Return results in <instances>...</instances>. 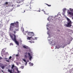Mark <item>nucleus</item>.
<instances>
[{
	"label": "nucleus",
	"instance_id": "obj_1",
	"mask_svg": "<svg viewBox=\"0 0 73 73\" xmlns=\"http://www.w3.org/2000/svg\"><path fill=\"white\" fill-rule=\"evenodd\" d=\"M13 27H15L16 28H17V29H15V30H14L13 31V29H12V28H13ZM18 27H19V22H14L13 23H11L10 24V26L9 28L10 31H13L14 33V34H13V35H10V37L12 40L14 41L15 42L17 45H19V42L17 41L16 40V36L15 35L16 34V31H19V28Z\"/></svg>",
	"mask_w": 73,
	"mask_h": 73
},
{
	"label": "nucleus",
	"instance_id": "obj_2",
	"mask_svg": "<svg viewBox=\"0 0 73 73\" xmlns=\"http://www.w3.org/2000/svg\"><path fill=\"white\" fill-rule=\"evenodd\" d=\"M66 19L68 21V22L67 23V24L64 25V26L67 27H72V22L68 18L66 17Z\"/></svg>",
	"mask_w": 73,
	"mask_h": 73
},
{
	"label": "nucleus",
	"instance_id": "obj_3",
	"mask_svg": "<svg viewBox=\"0 0 73 73\" xmlns=\"http://www.w3.org/2000/svg\"><path fill=\"white\" fill-rule=\"evenodd\" d=\"M69 10L70 11H71V12L69 11L68 12V14L71 15V16H73V9H72L71 8H70Z\"/></svg>",
	"mask_w": 73,
	"mask_h": 73
},
{
	"label": "nucleus",
	"instance_id": "obj_4",
	"mask_svg": "<svg viewBox=\"0 0 73 73\" xmlns=\"http://www.w3.org/2000/svg\"><path fill=\"white\" fill-rule=\"evenodd\" d=\"M0 67H1L2 69H4L5 67V65H4L3 64L0 63Z\"/></svg>",
	"mask_w": 73,
	"mask_h": 73
},
{
	"label": "nucleus",
	"instance_id": "obj_5",
	"mask_svg": "<svg viewBox=\"0 0 73 73\" xmlns=\"http://www.w3.org/2000/svg\"><path fill=\"white\" fill-rule=\"evenodd\" d=\"M28 35L29 36H33L34 35V33L33 32H28Z\"/></svg>",
	"mask_w": 73,
	"mask_h": 73
},
{
	"label": "nucleus",
	"instance_id": "obj_6",
	"mask_svg": "<svg viewBox=\"0 0 73 73\" xmlns=\"http://www.w3.org/2000/svg\"><path fill=\"white\" fill-rule=\"evenodd\" d=\"M28 55L29 56L30 60H31V59H32V56H31V53L29 52L28 53Z\"/></svg>",
	"mask_w": 73,
	"mask_h": 73
},
{
	"label": "nucleus",
	"instance_id": "obj_7",
	"mask_svg": "<svg viewBox=\"0 0 73 73\" xmlns=\"http://www.w3.org/2000/svg\"><path fill=\"white\" fill-rule=\"evenodd\" d=\"M8 72H9L10 73H13L12 72V70H10L9 69H8Z\"/></svg>",
	"mask_w": 73,
	"mask_h": 73
},
{
	"label": "nucleus",
	"instance_id": "obj_8",
	"mask_svg": "<svg viewBox=\"0 0 73 73\" xmlns=\"http://www.w3.org/2000/svg\"><path fill=\"white\" fill-rule=\"evenodd\" d=\"M22 1V0H17V3H20Z\"/></svg>",
	"mask_w": 73,
	"mask_h": 73
},
{
	"label": "nucleus",
	"instance_id": "obj_9",
	"mask_svg": "<svg viewBox=\"0 0 73 73\" xmlns=\"http://www.w3.org/2000/svg\"><path fill=\"white\" fill-rule=\"evenodd\" d=\"M14 67H15V65H14V64H13L12 65V66L11 67V69H13V71H14V70H15V69L13 68H14Z\"/></svg>",
	"mask_w": 73,
	"mask_h": 73
},
{
	"label": "nucleus",
	"instance_id": "obj_10",
	"mask_svg": "<svg viewBox=\"0 0 73 73\" xmlns=\"http://www.w3.org/2000/svg\"><path fill=\"white\" fill-rule=\"evenodd\" d=\"M56 47V48H57V49H59V48H60V46L59 45H57Z\"/></svg>",
	"mask_w": 73,
	"mask_h": 73
},
{
	"label": "nucleus",
	"instance_id": "obj_11",
	"mask_svg": "<svg viewBox=\"0 0 73 73\" xmlns=\"http://www.w3.org/2000/svg\"><path fill=\"white\" fill-rule=\"evenodd\" d=\"M16 70L17 71V73H19L21 72V71H19L17 68V69Z\"/></svg>",
	"mask_w": 73,
	"mask_h": 73
},
{
	"label": "nucleus",
	"instance_id": "obj_12",
	"mask_svg": "<svg viewBox=\"0 0 73 73\" xmlns=\"http://www.w3.org/2000/svg\"><path fill=\"white\" fill-rule=\"evenodd\" d=\"M8 2H5V3L4 4V5H8Z\"/></svg>",
	"mask_w": 73,
	"mask_h": 73
},
{
	"label": "nucleus",
	"instance_id": "obj_13",
	"mask_svg": "<svg viewBox=\"0 0 73 73\" xmlns=\"http://www.w3.org/2000/svg\"><path fill=\"white\" fill-rule=\"evenodd\" d=\"M23 47L24 48H25V49H28V47L25 46H23Z\"/></svg>",
	"mask_w": 73,
	"mask_h": 73
},
{
	"label": "nucleus",
	"instance_id": "obj_14",
	"mask_svg": "<svg viewBox=\"0 0 73 73\" xmlns=\"http://www.w3.org/2000/svg\"><path fill=\"white\" fill-rule=\"evenodd\" d=\"M24 66H21L20 68H21V69H24Z\"/></svg>",
	"mask_w": 73,
	"mask_h": 73
},
{
	"label": "nucleus",
	"instance_id": "obj_15",
	"mask_svg": "<svg viewBox=\"0 0 73 73\" xmlns=\"http://www.w3.org/2000/svg\"><path fill=\"white\" fill-rule=\"evenodd\" d=\"M66 10V8H64L63 9V11H65Z\"/></svg>",
	"mask_w": 73,
	"mask_h": 73
},
{
	"label": "nucleus",
	"instance_id": "obj_16",
	"mask_svg": "<svg viewBox=\"0 0 73 73\" xmlns=\"http://www.w3.org/2000/svg\"><path fill=\"white\" fill-rule=\"evenodd\" d=\"M10 46H11V45H13V43H11L10 44Z\"/></svg>",
	"mask_w": 73,
	"mask_h": 73
},
{
	"label": "nucleus",
	"instance_id": "obj_17",
	"mask_svg": "<svg viewBox=\"0 0 73 73\" xmlns=\"http://www.w3.org/2000/svg\"><path fill=\"white\" fill-rule=\"evenodd\" d=\"M31 37H28L27 38V39L28 40H30L31 39Z\"/></svg>",
	"mask_w": 73,
	"mask_h": 73
},
{
	"label": "nucleus",
	"instance_id": "obj_18",
	"mask_svg": "<svg viewBox=\"0 0 73 73\" xmlns=\"http://www.w3.org/2000/svg\"><path fill=\"white\" fill-rule=\"evenodd\" d=\"M65 46H66V45L65 44H64L62 46V48H64V47H65Z\"/></svg>",
	"mask_w": 73,
	"mask_h": 73
},
{
	"label": "nucleus",
	"instance_id": "obj_19",
	"mask_svg": "<svg viewBox=\"0 0 73 73\" xmlns=\"http://www.w3.org/2000/svg\"><path fill=\"white\" fill-rule=\"evenodd\" d=\"M25 57L26 58H27V55H25Z\"/></svg>",
	"mask_w": 73,
	"mask_h": 73
},
{
	"label": "nucleus",
	"instance_id": "obj_20",
	"mask_svg": "<svg viewBox=\"0 0 73 73\" xmlns=\"http://www.w3.org/2000/svg\"><path fill=\"white\" fill-rule=\"evenodd\" d=\"M29 42H31V43H34V42H33L32 41H30Z\"/></svg>",
	"mask_w": 73,
	"mask_h": 73
},
{
	"label": "nucleus",
	"instance_id": "obj_21",
	"mask_svg": "<svg viewBox=\"0 0 73 73\" xmlns=\"http://www.w3.org/2000/svg\"><path fill=\"white\" fill-rule=\"evenodd\" d=\"M6 62H9V59H8V60H6Z\"/></svg>",
	"mask_w": 73,
	"mask_h": 73
},
{
	"label": "nucleus",
	"instance_id": "obj_22",
	"mask_svg": "<svg viewBox=\"0 0 73 73\" xmlns=\"http://www.w3.org/2000/svg\"><path fill=\"white\" fill-rule=\"evenodd\" d=\"M36 38H37L35 37L34 38H33V40H36Z\"/></svg>",
	"mask_w": 73,
	"mask_h": 73
},
{
	"label": "nucleus",
	"instance_id": "obj_23",
	"mask_svg": "<svg viewBox=\"0 0 73 73\" xmlns=\"http://www.w3.org/2000/svg\"><path fill=\"white\" fill-rule=\"evenodd\" d=\"M46 5H48V7H50V6H51V5H49L48 4H46Z\"/></svg>",
	"mask_w": 73,
	"mask_h": 73
},
{
	"label": "nucleus",
	"instance_id": "obj_24",
	"mask_svg": "<svg viewBox=\"0 0 73 73\" xmlns=\"http://www.w3.org/2000/svg\"><path fill=\"white\" fill-rule=\"evenodd\" d=\"M25 54H28V52H26L24 53Z\"/></svg>",
	"mask_w": 73,
	"mask_h": 73
},
{
	"label": "nucleus",
	"instance_id": "obj_25",
	"mask_svg": "<svg viewBox=\"0 0 73 73\" xmlns=\"http://www.w3.org/2000/svg\"><path fill=\"white\" fill-rule=\"evenodd\" d=\"M12 58V56H10L9 57V59L10 60Z\"/></svg>",
	"mask_w": 73,
	"mask_h": 73
},
{
	"label": "nucleus",
	"instance_id": "obj_26",
	"mask_svg": "<svg viewBox=\"0 0 73 73\" xmlns=\"http://www.w3.org/2000/svg\"><path fill=\"white\" fill-rule=\"evenodd\" d=\"M23 60L24 62H26V60L25 59H23Z\"/></svg>",
	"mask_w": 73,
	"mask_h": 73
},
{
	"label": "nucleus",
	"instance_id": "obj_27",
	"mask_svg": "<svg viewBox=\"0 0 73 73\" xmlns=\"http://www.w3.org/2000/svg\"><path fill=\"white\" fill-rule=\"evenodd\" d=\"M31 66H33V63H31Z\"/></svg>",
	"mask_w": 73,
	"mask_h": 73
},
{
	"label": "nucleus",
	"instance_id": "obj_28",
	"mask_svg": "<svg viewBox=\"0 0 73 73\" xmlns=\"http://www.w3.org/2000/svg\"><path fill=\"white\" fill-rule=\"evenodd\" d=\"M29 10H30V9H31V7H29Z\"/></svg>",
	"mask_w": 73,
	"mask_h": 73
},
{
	"label": "nucleus",
	"instance_id": "obj_29",
	"mask_svg": "<svg viewBox=\"0 0 73 73\" xmlns=\"http://www.w3.org/2000/svg\"><path fill=\"white\" fill-rule=\"evenodd\" d=\"M15 56H16V57H18V56H19V55H18V54H16V55H15Z\"/></svg>",
	"mask_w": 73,
	"mask_h": 73
},
{
	"label": "nucleus",
	"instance_id": "obj_30",
	"mask_svg": "<svg viewBox=\"0 0 73 73\" xmlns=\"http://www.w3.org/2000/svg\"><path fill=\"white\" fill-rule=\"evenodd\" d=\"M3 59V58L2 57H0V60H2Z\"/></svg>",
	"mask_w": 73,
	"mask_h": 73
},
{
	"label": "nucleus",
	"instance_id": "obj_31",
	"mask_svg": "<svg viewBox=\"0 0 73 73\" xmlns=\"http://www.w3.org/2000/svg\"><path fill=\"white\" fill-rule=\"evenodd\" d=\"M70 73V72L68 71H67V73Z\"/></svg>",
	"mask_w": 73,
	"mask_h": 73
},
{
	"label": "nucleus",
	"instance_id": "obj_32",
	"mask_svg": "<svg viewBox=\"0 0 73 73\" xmlns=\"http://www.w3.org/2000/svg\"><path fill=\"white\" fill-rule=\"evenodd\" d=\"M1 54H3V51H2L1 52Z\"/></svg>",
	"mask_w": 73,
	"mask_h": 73
},
{
	"label": "nucleus",
	"instance_id": "obj_33",
	"mask_svg": "<svg viewBox=\"0 0 73 73\" xmlns=\"http://www.w3.org/2000/svg\"><path fill=\"white\" fill-rule=\"evenodd\" d=\"M17 7H20V5H18L17 6Z\"/></svg>",
	"mask_w": 73,
	"mask_h": 73
},
{
	"label": "nucleus",
	"instance_id": "obj_34",
	"mask_svg": "<svg viewBox=\"0 0 73 73\" xmlns=\"http://www.w3.org/2000/svg\"><path fill=\"white\" fill-rule=\"evenodd\" d=\"M5 60H8V58H5Z\"/></svg>",
	"mask_w": 73,
	"mask_h": 73
},
{
	"label": "nucleus",
	"instance_id": "obj_35",
	"mask_svg": "<svg viewBox=\"0 0 73 73\" xmlns=\"http://www.w3.org/2000/svg\"><path fill=\"white\" fill-rule=\"evenodd\" d=\"M22 31H24V29H22Z\"/></svg>",
	"mask_w": 73,
	"mask_h": 73
},
{
	"label": "nucleus",
	"instance_id": "obj_36",
	"mask_svg": "<svg viewBox=\"0 0 73 73\" xmlns=\"http://www.w3.org/2000/svg\"><path fill=\"white\" fill-rule=\"evenodd\" d=\"M17 64L18 65V63H17Z\"/></svg>",
	"mask_w": 73,
	"mask_h": 73
},
{
	"label": "nucleus",
	"instance_id": "obj_37",
	"mask_svg": "<svg viewBox=\"0 0 73 73\" xmlns=\"http://www.w3.org/2000/svg\"><path fill=\"white\" fill-rule=\"evenodd\" d=\"M25 12V11L24 10V12H23V13H24V12Z\"/></svg>",
	"mask_w": 73,
	"mask_h": 73
},
{
	"label": "nucleus",
	"instance_id": "obj_38",
	"mask_svg": "<svg viewBox=\"0 0 73 73\" xmlns=\"http://www.w3.org/2000/svg\"><path fill=\"white\" fill-rule=\"evenodd\" d=\"M39 11V12H40V10H39V11Z\"/></svg>",
	"mask_w": 73,
	"mask_h": 73
},
{
	"label": "nucleus",
	"instance_id": "obj_39",
	"mask_svg": "<svg viewBox=\"0 0 73 73\" xmlns=\"http://www.w3.org/2000/svg\"><path fill=\"white\" fill-rule=\"evenodd\" d=\"M6 53H7V54H8V52H7Z\"/></svg>",
	"mask_w": 73,
	"mask_h": 73
},
{
	"label": "nucleus",
	"instance_id": "obj_40",
	"mask_svg": "<svg viewBox=\"0 0 73 73\" xmlns=\"http://www.w3.org/2000/svg\"><path fill=\"white\" fill-rule=\"evenodd\" d=\"M42 11H44V10H42Z\"/></svg>",
	"mask_w": 73,
	"mask_h": 73
},
{
	"label": "nucleus",
	"instance_id": "obj_41",
	"mask_svg": "<svg viewBox=\"0 0 73 73\" xmlns=\"http://www.w3.org/2000/svg\"><path fill=\"white\" fill-rule=\"evenodd\" d=\"M2 72H3V71H2Z\"/></svg>",
	"mask_w": 73,
	"mask_h": 73
},
{
	"label": "nucleus",
	"instance_id": "obj_42",
	"mask_svg": "<svg viewBox=\"0 0 73 73\" xmlns=\"http://www.w3.org/2000/svg\"><path fill=\"white\" fill-rule=\"evenodd\" d=\"M44 12H45V11H44Z\"/></svg>",
	"mask_w": 73,
	"mask_h": 73
},
{
	"label": "nucleus",
	"instance_id": "obj_43",
	"mask_svg": "<svg viewBox=\"0 0 73 73\" xmlns=\"http://www.w3.org/2000/svg\"><path fill=\"white\" fill-rule=\"evenodd\" d=\"M2 56H3V55H2Z\"/></svg>",
	"mask_w": 73,
	"mask_h": 73
}]
</instances>
